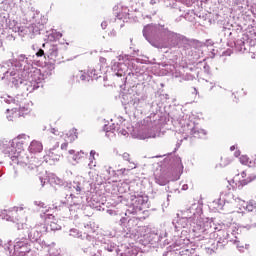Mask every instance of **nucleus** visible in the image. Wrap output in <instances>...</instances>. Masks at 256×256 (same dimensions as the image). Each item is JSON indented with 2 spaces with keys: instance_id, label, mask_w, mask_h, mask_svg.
<instances>
[{
  "instance_id": "1",
  "label": "nucleus",
  "mask_w": 256,
  "mask_h": 256,
  "mask_svg": "<svg viewBox=\"0 0 256 256\" xmlns=\"http://www.w3.org/2000/svg\"><path fill=\"white\" fill-rule=\"evenodd\" d=\"M27 145V136L25 134L19 135L11 142L10 147L7 149V153L13 161L19 158L21 151Z\"/></svg>"
},
{
  "instance_id": "2",
  "label": "nucleus",
  "mask_w": 256,
  "mask_h": 256,
  "mask_svg": "<svg viewBox=\"0 0 256 256\" xmlns=\"http://www.w3.org/2000/svg\"><path fill=\"white\" fill-rule=\"evenodd\" d=\"M236 179L238 180V189H243L245 185H249V183H253L256 179V173L251 169H246L242 171L240 174H237Z\"/></svg>"
},
{
  "instance_id": "3",
  "label": "nucleus",
  "mask_w": 256,
  "mask_h": 256,
  "mask_svg": "<svg viewBox=\"0 0 256 256\" xmlns=\"http://www.w3.org/2000/svg\"><path fill=\"white\" fill-rule=\"evenodd\" d=\"M57 149H59V142H57L53 148L48 150L47 157H49L51 161H59L61 159V154L57 153Z\"/></svg>"
},
{
  "instance_id": "4",
  "label": "nucleus",
  "mask_w": 256,
  "mask_h": 256,
  "mask_svg": "<svg viewBox=\"0 0 256 256\" xmlns=\"http://www.w3.org/2000/svg\"><path fill=\"white\" fill-rule=\"evenodd\" d=\"M31 153H41L43 151V144L37 140L31 142L29 146Z\"/></svg>"
},
{
  "instance_id": "5",
  "label": "nucleus",
  "mask_w": 256,
  "mask_h": 256,
  "mask_svg": "<svg viewBox=\"0 0 256 256\" xmlns=\"http://www.w3.org/2000/svg\"><path fill=\"white\" fill-rule=\"evenodd\" d=\"M239 161L242 165H246V167H255V161L251 160L247 155L240 156Z\"/></svg>"
},
{
  "instance_id": "6",
  "label": "nucleus",
  "mask_w": 256,
  "mask_h": 256,
  "mask_svg": "<svg viewBox=\"0 0 256 256\" xmlns=\"http://www.w3.org/2000/svg\"><path fill=\"white\" fill-rule=\"evenodd\" d=\"M66 135L70 143H73V141L79 138V132H77L76 128L70 129Z\"/></svg>"
},
{
  "instance_id": "7",
  "label": "nucleus",
  "mask_w": 256,
  "mask_h": 256,
  "mask_svg": "<svg viewBox=\"0 0 256 256\" xmlns=\"http://www.w3.org/2000/svg\"><path fill=\"white\" fill-rule=\"evenodd\" d=\"M192 231H193L195 237H201V235H203V233H205V228H203V226L201 224H196L193 226Z\"/></svg>"
},
{
  "instance_id": "8",
  "label": "nucleus",
  "mask_w": 256,
  "mask_h": 256,
  "mask_svg": "<svg viewBox=\"0 0 256 256\" xmlns=\"http://www.w3.org/2000/svg\"><path fill=\"white\" fill-rule=\"evenodd\" d=\"M76 79H79L80 81H89V70L79 71L76 74Z\"/></svg>"
},
{
  "instance_id": "9",
  "label": "nucleus",
  "mask_w": 256,
  "mask_h": 256,
  "mask_svg": "<svg viewBox=\"0 0 256 256\" xmlns=\"http://www.w3.org/2000/svg\"><path fill=\"white\" fill-rule=\"evenodd\" d=\"M61 37H63V34H61V32H52L51 34L48 35V39L49 41H59V39H61Z\"/></svg>"
},
{
  "instance_id": "10",
  "label": "nucleus",
  "mask_w": 256,
  "mask_h": 256,
  "mask_svg": "<svg viewBox=\"0 0 256 256\" xmlns=\"http://www.w3.org/2000/svg\"><path fill=\"white\" fill-rule=\"evenodd\" d=\"M244 209H246V211H255L256 209V202L255 200H250L249 202H247L246 206H244Z\"/></svg>"
},
{
  "instance_id": "11",
  "label": "nucleus",
  "mask_w": 256,
  "mask_h": 256,
  "mask_svg": "<svg viewBox=\"0 0 256 256\" xmlns=\"http://www.w3.org/2000/svg\"><path fill=\"white\" fill-rule=\"evenodd\" d=\"M59 55V48L57 45H53L50 49V57H57Z\"/></svg>"
},
{
  "instance_id": "12",
  "label": "nucleus",
  "mask_w": 256,
  "mask_h": 256,
  "mask_svg": "<svg viewBox=\"0 0 256 256\" xmlns=\"http://www.w3.org/2000/svg\"><path fill=\"white\" fill-rule=\"evenodd\" d=\"M156 183H158V185H167V183H169V180L156 177Z\"/></svg>"
},
{
  "instance_id": "13",
  "label": "nucleus",
  "mask_w": 256,
  "mask_h": 256,
  "mask_svg": "<svg viewBox=\"0 0 256 256\" xmlns=\"http://www.w3.org/2000/svg\"><path fill=\"white\" fill-rule=\"evenodd\" d=\"M68 147H69L68 142H64V143L61 144V150L62 151H67Z\"/></svg>"
},
{
  "instance_id": "14",
  "label": "nucleus",
  "mask_w": 256,
  "mask_h": 256,
  "mask_svg": "<svg viewBox=\"0 0 256 256\" xmlns=\"http://www.w3.org/2000/svg\"><path fill=\"white\" fill-rule=\"evenodd\" d=\"M43 55H45V51L43 49H40L37 53L36 56L38 57H43Z\"/></svg>"
},
{
  "instance_id": "15",
  "label": "nucleus",
  "mask_w": 256,
  "mask_h": 256,
  "mask_svg": "<svg viewBox=\"0 0 256 256\" xmlns=\"http://www.w3.org/2000/svg\"><path fill=\"white\" fill-rule=\"evenodd\" d=\"M122 157L125 159V161H129V153H124Z\"/></svg>"
},
{
  "instance_id": "16",
  "label": "nucleus",
  "mask_w": 256,
  "mask_h": 256,
  "mask_svg": "<svg viewBox=\"0 0 256 256\" xmlns=\"http://www.w3.org/2000/svg\"><path fill=\"white\" fill-rule=\"evenodd\" d=\"M95 154H96L95 150H92L90 152V157H92V159H95Z\"/></svg>"
},
{
  "instance_id": "17",
  "label": "nucleus",
  "mask_w": 256,
  "mask_h": 256,
  "mask_svg": "<svg viewBox=\"0 0 256 256\" xmlns=\"http://www.w3.org/2000/svg\"><path fill=\"white\" fill-rule=\"evenodd\" d=\"M251 219H252L254 225H256V213L252 215Z\"/></svg>"
},
{
  "instance_id": "18",
  "label": "nucleus",
  "mask_w": 256,
  "mask_h": 256,
  "mask_svg": "<svg viewBox=\"0 0 256 256\" xmlns=\"http://www.w3.org/2000/svg\"><path fill=\"white\" fill-rule=\"evenodd\" d=\"M75 190L77 191V193H81V186L77 185L75 187Z\"/></svg>"
},
{
  "instance_id": "19",
  "label": "nucleus",
  "mask_w": 256,
  "mask_h": 256,
  "mask_svg": "<svg viewBox=\"0 0 256 256\" xmlns=\"http://www.w3.org/2000/svg\"><path fill=\"white\" fill-rule=\"evenodd\" d=\"M70 155H75V150H69Z\"/></svg>"
},
{
  "instance_id": "20",
  "label": "nucleus",
  "mask_w": 256,
  "mask_h": 256,
  "mask_svg": "<svg viewBox=\"0 0 256 256\" xmlns=\"http://www.w3.org/2000/svg\"><path fill=\"white\" fill-rule=\"evenodd\" d=\"M230 149H231V151H234L235 150V146H232Z\"/></svg>"
},
{
  "instance_id": "21",
  "label": "nucleus",
  "mask_w": 256,
  "mask_h": 256,
  "mask_svg": "<svg viewBox=\"0 0 256 256\" xmlns=\"http://www.w3.org/2000/svg\"><path fill=\"white\" fill-rule=\"evenodd\" d=\"M74 161H77V156L74 157Z\"/></svg>"
},
{
  "instance_id": "22",
  "label": "nucleus",
  "mask_w": 256,
  "mask_h": 256,
  "mask_svg": "<svg viewBox=\"0 0 256 256\" xmlns=\"http://www.w3.org/2000/svg\"><path fill=\"white\" fill-rule=\"evenodd\" d=\"M42 47H45V44H43Z\"/></svg>"
}]
</instances>
